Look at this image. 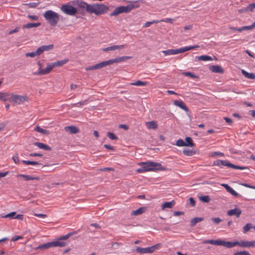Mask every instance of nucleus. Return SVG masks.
Listing matches in <instances>:
<instances>
[{
  "mask_svg": "<svg viewBox=\"0 0 255 255\" xmlns=\"http://www.w3.org/2000/svg\"><path fill=\"white\" fill-rule=\"evenodd\" d=\"M68 61V59H65L62 60L58 61L54 63H48L47 67L44 68H42V64L40 62L37 63L38 66V70L36 72H33L32 74L34 75H44L49 73L53 68L55 67L61 66Z\"/></svg>",
  "mask_w": 255,
  "mask_h": 255,
  "instance_id": "1",
  "label": "nucleus"
},
{
  "mask_svg": "<svg viewBox=\"0 0 255 255\" xmlns=\"http://www.w3.org/2000/svg\"><path fill=\"white\" fill-rule=\"evenodd\" d=\"M138 165L141 166V167L137 169L136 171L138 173L165 170V168L162 167L160 163L153 161L142 162L138 163Z\"/></svg>",
  "mask_w": 255,
  "mask_h": 255,
  "instance_id": "2",
  "label": "nucleus"
},
{
  "mask_svg": "<svg viewBox=\"0 0 255 255\" xmlns=\"http://www.w3.org/2000/svg\"><path fill=\"white\" fill-rule=\"evenodd\" d=\"M139 6L140 5L138 3L137 1H129V4L127 6H120L116 8L113 12L110 14V15L111 16H117L122 13H128L132 9L138 8Z\"/></svg>",
  "mask_w": 255,
  "mask_h": 255,
  "instance_id": "3",
  "label": "nucleus"
},
{
  "mask_svg": "<svg viewBox=\"0 0 255 255\" xmlns=\"http://www.w3.org/2000/svg\"><path fill=\"white\" fill-rule=\"evenodd\" d=\"M43 16L52 26H56L60 19L59 14L52 10L46 11L43 13Z\"/></svg>",
  "mask_w": 255,
  "mask_h": 255,
  "instance_id": "4",
  "label": "nucleus"
},
{
  "mask_svg": "<svg viewBox=\"0 0 255 255\" xmlns=\"http://www.w3.org/2000/svg\"><path fill=\"white\" fill-rule=\"evenodd\" d=\"M109 10V7L102 3L90 4L89 13H94L96 15L103 14Z\"/></svg>",
  "mask_w": 255,
  "mask_h": 255,
  "instance_id": "5",
  "label": "nucleus"
},
{
  "mask_svg": "<svg viewBox=\"0 0 255 255\" xmlns=\"http://www.w3.org/2000/svg\"><path fill=\"white\" fill-rule=\"evenodd\" d=\"M199 47L198 45H193V46H185L181 47L179 49H167L166 50H163L162 51V53L164 54L165 55H175L181 53H183L186 51L193 50L196 48Z\"/></svg>",
  "mask_w": 255,
  "mask_h": 255,
  "instance_id": "6",
  "label": "nucleus"
},
{
  "mask_svg": "<svg viewBox=\"0 0 255 255\" xmlns=\"http://www.w3.org/2000/svg\"><path fill=\"white\" fill-rule=\"evenodd\" d=\"M71 2L77 6V9L78 10L79 13L84 14L86 12L89 13L90 4L83 1L81 0H77L71 1Z\"/></svg>",
  "mask_w": 255,
  "mask_h": 255,
  "instance_id": "7",
  "label": "nucleus"
},
{
  "mask_svg": "<svg viewBox=\"0 0 255 255\" xmlns=\"http://www.w3.org/2000/svg\"><path fill=\"white\" fill-rule=\"evenodd\" d=\"M72 2L70 1L66 4H63L61 7V10L65 14L73 16L75 15L76 13H78V10L77 8L72 6Z\"/></svg>",
  "mask_w": 255,
  "mask_h": 255,
  "instance_id": "8",
  "label": "nucleus"
},
{
  "mask_svg": "<svg viewBox=\"0 0 255 255\" xmlns=\"http://www.w3.org/2000/svg\"><path fill=\"white\" fill-rule=\"evenodd\" d=\"M76 233V232H75L69 233L66 235L59 237L56 241L51 242L52 247H63L65 246L67 243L66 242L64 241V240H67L71 236L74 235Z\"/></svg>",
  "mask_w": 255,
  "mask_h": 255,
  "instance_id": "9",
  "label": "nucleus"
},
{
  "mask_svg": "<svg viewBox=\"0 0 255 255\" xmlns=\"http://www.w3.org/2000/svg\"><path fill=\"white\" fill-rule=\"evenodd\" d=\"M161 247V244H157L151 247L145 248L136 247L135 249V251L140 254L152 253L154 252V251L159 249Z\"/></svg>",
  "mask_w": 255,
  "mask_h": 255,
  "instance_id": "10",
  "label": "nucleus"
},
{
  "mask_svg": "<svg viewBox=\"0 0 255 255\" xmlns=\"http://www.w3.org/2000/svg\"><path fill=\"white\" fill-rule=\"evenodd\" d=\"M223 166H227L229 168H231L235 169L243 170L247 168L246 167L241 166L238 165H234L228 160H221L220 162V167L222 168Z\"/></svg>",
  "mask_w": 255,
  "mask_h": 255,
  "instance_id": "11",
  "label": "nucleus"
},
{
  "mask_svg": "<svg viewBox=\"0 0 255 255\" xmlns=\"http://www.w3.org/2000/svg\"><path fill=\"white\" fill-rule=\"evenodd\" d=\"M237 246L240 247L245 248H255V241H245L241 240L240 241H237Z\"/></svg>",
  "mask_w": 255,
  "mask_h": 255,
  "instance_id": "12",
  "label": "nucleus"
},
{
  "mask_svg": "<svg viewBox=\"0 0 255 255\" xmlns=\"http://www.w3.org/2000/svg\"><path fill=\"white\" fill-rule=\"evenodd\" d=\"M109 65L108 60L97 63L93 66H91L85 68L86 71L93 70L101 69L103 67Z\"/></svg>",
  "mask_w": 255,
  "mask_h": 255,
  "instance_id": "13",
  "label": "nucleus"
},
{
  "mask_svg": "<svg viewBox=\"0 0 255 255\" xmlns=\"http://www.w3.org/2000/svg\"><path fill=\"white\" fill-rule=\"evenodd\" d=\"M26 100V97L18 95H13V94H12L11 102L14 103V104H21Z\"/></svg>",
  "mask_w": 255,
  "mask_h": 255,
  "instance_id": "14",
  "label": "nucleus"
},
{
  "mask_svg": "<svg viewBox=\"0 0 255 255\" xmlns=\"http://www.w3.org/2000/svg\"><path fill=\"white\" fill-rule=\"evenodd\" d=\"M2 217L5 218L17 219L20 220H22L23 215L21 214L16 215L15 212H12Z\"/></svg>",
  "mask_w": 255,
  "mask_h": 255,
  "instance_id": "15",
  "label": "nucleus"
},
{
  "mask_svg": "<svg viewBox=\"0 0 255 255\" xmlns=\"http://www.w3.org/2000/svg\"><path fill=\"white\" fill-rule=\"evenodd\" d=\"M12 93L0 92V100L4 102H11Z\"/></svg>",
  "mask_w": 255,
  "mask_h": 255,
  "instance_id": "16",
  "label": "nucleus"
},
{
  "mask_svg": "<svg viewBox=\"0 0 255 255\" xmlns=\"http://www.w3.org/2000/svg\"><path fill=\"white\" fill-rule=\"evenodd\" d=\"M222 186L224 187L226 190L232 195L235 197H241V195L236 192L232 187H231L227 184L223 183L221 185Z\"/></svg>",
  "mask_w": 255,
  "mask_h": 255,
  "instance_id": "17",
  "label": "nucleus"
},
{
  "mask_svg": "<svg viewBox=\"0 0 255 255\" xmlns=\"http://www.w3.org/2000/svg\"><path fill=\"white\" fill-rule=\"evenodd\" d=\"M174 105L179 107L186 112L189 111L188 108L187 107L185 103L181 100H175L173 102Z\"/></svg>",
  "mask_w": 255,
  "mask_h": 255,
  "instance_id": "18",
  "label": "nucleus"
},
{
  "mask_svg": "<svg viewBox=\"0 0 255 255\" xmlns=\"http://www.w3.org/2000/svg\"><path fill=\"white\" fill-rule=\"evenodd\" d=\"M125 47H126V45H125V44L120 45H114L109 46V47H107L106 48L103 49V51L104 52H107V51H111V50H116L117 49L124 48Z\"/></svg>",
  "mask_w": 255,
  "mask_h": 255,
  "instance_id": "19",
  "label": "nucleus"
},
{
  "mask_svg": "<svg viewBox=\"0 0 255 255\" xmlns=\"http://www.w3.org/2000/svg\"><path fill=\"white\" fill-rule=\"evenodd\" d=\"M220 246H223L228 248H232L237 246V241L231 242L221 240Z\"/></svg>",
  "mask_w": 255,
  "mask_h": 255,
  "instance_id": "20",
  "label": "nucleus"
},
{
  "mask_svg": "<svg viewBox=\"0 0 255 255\" xmlns=\"http://www.w3.org/2000/svg\"><path fill=\"white\" fill-rule=\"evenodd\" d=\"M53 47L54 46L53 44H49L48 45H42L37 49L40 55L44 51H47L52 49L53 48Z\"/></svg>",
  "mask_w": 255,
  "mask_h": 255,
  "instance_id": "21",
  "label": "nucleus"
},
{
  "mask_svg": "<svg viewBox=\"0 0 255 255\" xmlns=\"http://www.w3.org/2000/svg\"><path fill=\"white\" fill-rule=\"evenodd\" d=\"M241 214V211L239 208H234L233 209L230 210L228 211L227 214L229 216H236L238 217Z\"/></svg>",
  "mask_w": 255,
  "mask_h": 255,
  "instance_id": "22",
  "label": "nucleus"
},
{
  "mask_svg": "<svg viewBox=\"0 0 255 255\" xmlns=\"http://www.w3.org/2000/svg\"><path fill=\"white\" fill-rule=\"evenodd\" d=\"M64 129L66 131L72 134L76 133L79 131L77 127L73 126L65 127Z\"/></svg>",
  "mask_w": 255,
  "mask_h": 255,
  "instance_id": "23",
  "label": "nucleus"
},
{
  "mask_svg": "<svg viewBox=\"0 0 255 255\" xmlns=\"http://www.w3.org/2000/svg\"><path fill=\"white\" fill-rule=\"evenodd\" d=\"M33 144L35 146H37L39 148L43 149L45 150L49 151L51 150V149L50 146L42 142H35L33 143Z\"/></svg>",
  "mask_w": 255,
  "mask_h": 255,
  "instance_id": "24",
  "label": "nucleus"
},
{
  "mask_svg": "<svg viewBox=\"0 0 255 255\" xmlns=\"http://www.w3.org/2000/svg\"><path fill=\"white\" fill-rule=\"evenodd\" d=\"M210 70L215 73H223L224 72L223 69L219 65H213L210 67Z\"/></svg>",
  "mask_w": 255,
  "mask_h": 255,
  "instance_id": "25",
  "label": "nucleus"
},
{
  "mask_svg": "<svg viewBox=\"0 0 255 255\" xmlns=\"http://www.w3.org/2000/svg\"><path fill=\"white\" fill-rule=\"evenodd\" d=\"M175 204V202L174 200H172L170 202H164L162 204L161 206V208L162 210H164L166 208H172Z\"/></svg>",
  "mask_w": 255,
  "mask_h": 255,
  "instance_id": "26",
  "label": "nucleus"
},
{
  "mask_svg": "<svg viewBox=\"0 0 255 255\" xmlns=\"http://www.w3.org/2000/svg\"><path fill=\"white\" fill-rule=\"evenodd\" d=\"M18 177H20L23 178V179L25 181H28L31 180H38L39 178L36 176H31L25 174H19L18 175Z\"/></svg>",
  "mask_w": 255,
  "mask_h": 255,
  "instance_id": "27",
  "label": "nucleus"
},
{
  "mask_svg": "<svg viewBox=\"0 0 255 255\" xmlns=\"http://www.w3.org/2000/svg\"><path fill=\"white\" fill-rule=\"evenodd\" d=\"M242 74L247 78L249 79H255V74L253 73H249L245 70H242Z\"/></svg>",
  "mask_w": 255,
  "mask_h": 255,
  "instance_id": "28",
  "label": "nucleus"
},
{
  "mask_svg": "<svg viewBox=\"0 0 255 255\" xmlns=\"http://www.w3.org/2000/svg\"><path fill=\"white\" fill-rule=\"evenodd\" d=\"M41 25V23H28L23 25V28L29 29L33 27H37Z\"/></svg>",
  "mask_w": 255,
  "mask_h": 255,
  "instance_id": "29",
  "label": "nucleus"
},
{
  "mask_svg": "<svg viewBox=\"0 0 255 255\" xmlns=\"http://www.w3.org/2000/svg\"><path fill=\"white\" fill-rule=\"evenodd\" d=\"M52 247V243L49 242L46 244L40 245L36 248V250L46 249Z\"/></svg>",
  "mask_w": 255,
  "mask_h": 255,
  "instance_id": "30",
  "label": "nucleus"
},
{
  "mask_svg": "<svg viewBox=\"0 0 255 255\" xmlns=\"http://www.w3.org/2000/svg\"><path fill=\"white\" fill-rule=\"evenodd\" d=\"M145 211V208L143 207H140L135 210L132 211L131 212V215L136 216L139 215L143 213Z\"/></svg>",
  "mask_w": 255,
  "mask_h": 255,
  "instance_id": "31",
  "label": "nucleus"
},
{
  "mask_svg": "<svg viewBox=\"0 0 255 255\" xmlns=\"http://www.w3.org/2000/svg\"><path fill=\"white\" fill-rule=\"evenodd\" d=\"M146 126L149 129H156L157 128V125L154 121L147 122Z\"/></svg>",
  "mask_w": 255,
  "mask_h": 255,
  "instance_id": "32",
  "label": "nucleus"
},
{
  "mask_svg": "<svg viewBox=\"0 0 255 255\" xmlns=\"http://www.w3.org/2000/svg\"><path fill=\"white\" fill-rule=\"evenodd\" d=\"M131 58V57H130V56H124L116 57L115 58V59L116 60L117 63H120V62H121L123 61H125L126 60H127L128 59H129Z\"/></svg>",
  "mask_w": 255,
  "mask_h": 255,
  "instance_id": "33",
  "label": "nucleus"
},
{
  "mask_svg": "<svg viewBox=\"0 0 255 255\" xmlns=\"http://www.w3.org/2000/svg\"><path fill=\"white\" fill-rule=\"evenodd\" d=\"M196 58H197L198 60H202L205 61L212 60V58L211 56L208 55H201L200 56H197Z\"/></svg>",
  "mask_w": 255,
  "mask_h": 255,
  "instance_id": "34",
  "label": "nucleus"
},
{
  "mask_svg": "<svg viewBox=\"0 0 255 255\" xmlns=\"http://www.w3.org/2000/svg\"><path fill=\"white\" fill-rule=\"evenodd\" d=\"M147 84L146 82H143L140 80H137L135 82L130 83V85L136 86H144L146 85Z\"/></svg>",
  "mask_w": 255,
  "mask_h": 255,
  "instance_id": "35",
  "label": "nucleus"
},
{
  "mask_svg": "<svg viewBox=\"0 0 255 255\" xmlns=\"http://www.w3.org/2000/svg\"><path fill=\"white\" fill-rule=\"evenodd\" d=\"M40 55L38 49L35 51L26 53L25 56L26 57H34L36 56Z\"/></svg>",
  "mask_w": 255,
  "mask_h": 255,
  "instance_id": "36",
  "label": "nucleus"
},
{
  "mask_svg": "<svg viewBox=\"0 0 255 255\" xmlns=\"http://www.w3.org/2000/svg\"><path fill=\"white\" fill-rule=\"evenodd\" d=\"M34 130L37 132H39L44 134H48L49 133V131L48 130L44 129L41 128L39 126L36 127L35 128Z\"/></svg>",
  "mask_w": 255,
  "mask_h": 255,
  "instance_id": "37",
  "label": "nucleus"
},
{
  "mask_svg": "<svg viewBox=\"0 0 255 255\" xmlns=\"http://www.w3.org/2000/svg\"><path fill=\"white\" fill-rule=\"evenodd\" d=\"M185 146H193L194 143H193L192 139L190 137H186L185 138Z\"/></svg>",
  "mask_w": 255,
  "mask_h": 255,
  "instance_id": "38",
  "label": "nucleus"
},
{
  "mask_svg": "<svg viewBox=\"0 0 255 255\" xmlns=\"http://www.w3.org/2000/svg\"><path fill=\"white\" fill-rule=\"evenodd\" d=\"M22 162L26 165H38L40 164L37 161H30V160H22Z\"/></svg>",
  "mask_w": 255,
  "mask_h": 255,
  "instance_id": "39",
  "label": "nucleus"
},
{
  "mask_svg": "<svg viewBox=\"0 0 255 255\" xmlns=\"http://www.w3.org/2000/svg\"><path fill=\"white\" fill-rule=\"evenodd\" d=\"M183 153L186 156H192L195 154V152L191 149H184Z\"/></svg>",
  "mask_w": 255,
  "mask_h": 255,
  "instance_id": "40",
  "label": "nucleus"
},
{
  "mask_svg": "<svg viewBox=\"0 0 255 255\" xmlns=\"http://www.w3.org/2000/svg\"><path fill=\"white\" fill-rule=\"evenodd\" d=\"M159 22H160V21L158 20H153L151 21H147L146 22H145L144 23L143 27H148L150 26V25L151 24L158 23Z\"/></svg>",
  "mask_w": 255,
  "mask_h": 255,
  "instance_id": "41",
  "label": "nucleus"
},
{
  "mask_svg": "<svg viewBox=\"0 0 255 255\" xmlns=\"http://www.w3.org/2000/svg\"><path fill=\"white\" fill-rule=\"evenodd\" d=\"M204 220V218L202 217H196L193 218L191 220L190 223H198L199 222H202Z\"/></svg>",
  "mask_w": 255,
  "mask_h": 255,
  "instance_id": "42",
  "label": "nucleus"
},
{
  "mask_svg": "<svg viewBox=\"0 0 255 255\" xmlns=\"http://www.w3.org/2000/svg\"><path fill=\"white\" fill-rule=\"evenodd\" d=\"M183 75H184L185 76H188L193 79L198 77L197 76L195 75V74L190 72H183Z\"/></svg>",
  "mask_w": 255,
  "mask_h": 255,
  "instance_id": "43",
  "label": "nucleus"
},
{
  "mask_svg": "<svg viewBox=\"0 0 255 255\" xmlns=\"http://www.w3.org/2000/svg\"><path fill=\"white\" fill-rule=\"evenodd\" d=\"M234 255H252L249 252L246 251H240L235 253Z\"/></svg>",
  "mask_w": 255,
  "mask_h": 255,
  "instance_id": "44",
  "label": "nucleus"
},
{
  "mask_svg": "<svg viewBox=\"0 0 255 255\" xmlns=\"http://www.w3.org/2000/svg\"><path fill=\"white\" fill-rule=\"evenodd\" d=\"M209 244L216 245V246H220L221 240H210Z\"/></svg>",
  "mask_w": 255,
  "mask_h": 255,
  "instance_id": "45",
  "label": "nucleus"
},
{
  "mask_svg": "<svg viewBox=\"0 0 255 255\" xmlns=\"http://www.w3.org/2000/svg\"><path fill=\"white\" fill-rule=\"evenodd\" d=\"M176 145L178 146H185V142L182 139H179L177 140Z\"/></svg>",
  "mask_w": 255,
  "mask_h": 255,
  "instance_id": "46",
  "label": "nucleus"
},
{
  "mask_svg": "<svg viewBox=\"0 0 255 255\" xmlns=\"http://www.w3.org/2000/svg\"><path fill=\"white\" fill-rule=\"evenodd\" d=\"M255 8V3L250 4L247 7L245 8V10L252 11Z\"/></svg>",
  "mask_w": 255,
  "mask_h": 255,
  "instance_id": "47",
  "label": "nucleus"
},
{
  "mask_svg": "<svg viewBox=\"0 0 255 255\" xmlns=\"http://www.w3.org/2000/svg\"><path fill=\"white\" fill-rule=\"evenodd\" d=\"M200 200L204 202L208 203L210 199L208 196H204L200 197Z\"/></svg>",
  "mask_w": 255,
  "mask_h": 255,
  "instance_id": "48",
  "label": "nucleus"
},
{
  "mask_svg": "<svg viewBox=\"0 0 255 255\" xmlns=\"http://www.w3.org/2000/svg\"><path fill=\"white\" fill-rule=\"evenodd\" d=\"M107 136L112 140H116L118 139V137L117 136H116L113 133L108 132L107 133Z\"/></svg>",
  "mask_w": 255,
  "mask_h": 255,
  "instance_id": "49",
  "label": "nucleus"
},
{
  "mask_svg": "<svg viewBox=\"0 0 255 255\" xmlns=\"http://www.w3.org/2000/svg\"><path fill=\"white\" fill-rule=\"evenodd\" d=\"M252 228V224H246L244 227V233H246Z\"/></svg>",
  "mask_w": 255,
  "mask_h": 255,
  "instance_id": "50",
  "label": "nucleus"
},
{
  "mask_svg": "<svg viewBox=\"0 0 255 255\" xmlns=\"http://www.w3.org/2000/svg\"><path fill=\"white\" fill-rule=\"evenodd\" d=\"M224 155V153L221 152L216 151L213 152L211 156H223Z\"/></svg>",
  "mask_w": 255,
  "mask_h": 255,
  "instance_id": "51",
  "label": "nucleus"
},
{
  "mask_svg": "<svg viewBox=\"0 0 255 255\" xmlns=\"http://www.w3.org/2000/svg\"><path fill=\"white\" fill-rule=\"evenodd\" d=\"M23 238V237L22 236H16L11 239V241L16 242V241H18V240L22 239Z\"/></svg>",
  "mask_w": 255,
  "mask_h": 255,
  "instance_id": "52",
  "label": "nucleus"
},
{
  "mask_svg": "<svg viewBox=\"0 0 255 255\" xmlns=\"http://www.w3.org/2000/svg\"><path fill=\"white\" fill-rule=\"evenodd\" d=\"M12 159L15 163L17 164L19 162L18 156L17 154H15L12 156Z\"/></svg>",
  "mask_w": 255,
  "mask_h": 255,
  "instance_id": "53",
  "label": "nucleus"
},
{
  "mask_svg": "<svg viewBox=\"0 0 255 255\" xmlns=\"http://www.w3.org/2000/svg\"><path fill=\"white\" fill-rule=\"evenodd\" d=\"M27 16L32 20H37L38 19V17L35 15H28Z\"/></svg>",
  "mask_w": 255,
  "mask_h": 255,
  "instance_id": "54",
  "label": "nucleus"
},
{
  "mask_svg": "<svg viewBox=\"0 0 255 255\" xmlns=\"http://www.w3.org/2000/svg\"><path fill=\"white\" fill-rule=\"evenodd\" d=\"M100 171H114V169L112 167H105L104 168H101L100 169Z\"/></svg>",
  "mask_w": 255,
  "mask_h": 255,
  "instance_id": "55",
  "label": "nucleus"
},
{
  "mask_svg": "<svg viewBox=\"0 0 255 255\" xmlns=\"http://www.w3.org/2000/svg\"><path fill=\"white\" fill-rule=\"evenodd\" d=\"M211 221L215 223H219L221 222L222 220L219 218H213L211 219Z\"/></svg>",
  "mask_w": 255,
  "mask_h": 255,
  "instance_id": "56",
  "label": "nucleus"
},
{
  "mask_svg": "<svg viewBox=\"0 0 255 255\" xmlns=\"http://www.w3.org/2000/svg\"><path fill=\"white\" fill-rule=\"evenodd\" d=\"M160 21L168 22V23H172V19H171V18H164V19L161 20L160 21Z\"/></svg>",
  "mask_w": 255,
  "mask_h": 255,
  "instance_id": "57",
  "label": "nucleus"
},
{
  "mask_svg": "<svg viewBox=\"0 0 255 255\" xmlns=\"http://www.w3.org/2000/svg\"><path fill=\"white\" fill-rule=\"evenodd\" d=\"M242 185L246 187H248V188H251V189H255V186H251L248 184H247V183H242L241 184Z\"/></svg>",
  "mask_w": 255,
  "mask_h": 255,
  "instance_id": "58",
  "label": "nucleus"
},
{
  "mask_svg": "<svg viewBox=\"0 0 255 255\" xmlns=\"http://www.w3.org/2000/svg\"><path fill=\"white\" fill-rule=\"evenodd\" d=\"M251 29H252V25L244 26L242 27V31H243V30H251Z\"/></svg>",
  "mask_w": 255,
  "mask_h": 255,
  "instance_id": "59",
  "label": "nucleus"
},
{
  "mask_svg": "<svg viewBox=\"0 0 255 255\" xmlns=\"http://www.w3.org/2000/svg\"><path fill=\"white\" fill-rule=\"evenodd\" d=\"M19 29H20L19 27H16V28H14L13 30H12L9 31L8 33L9 34H11L15 32H17L19 30Z\"/></svg>",
  "mask_w": 255,
  "mask_h": 255,
  "instance_id": "60",
  "label": "nucleus"
},
{
  "mask_svg": "<svg viewBox=\"0 0 255 255\" xmlns=\"http://www.w3.org/2000/svg\"><path fill=\"white\" fill-rule=\"evenodd\" d=\"M104 146L105 148H107V149H110V150H114V147H113V146H111V145H108V144H105V145H104Z\"/></svg>",
  "mask_w": 255,
  "mask_h": 255,
  "instance_id": "61",
  "label": "nucleus"
},
{
  "mask_svg": "<svg viewBox=\"0 0 255 255\" xmlns=\"http://www.w3.org/2000/svg\"><path fill=\"white\" fill-rule=\"evenodd\" d=\"M183 214H184V212H180V211H176V212H174V213H173V215L175 216H179V215H182Z\"/></svg>",
  "mask_w": 255,
  "mask_h": 255,
  "instance_id": "62",
  "label": "nucleus"
},
{
  "mask_svg": "<svg viewBox=\"0 0 255 255\" xmlns=\"http://www.w3.org/2000/svg\"><path fill=\"white\" fill-rule=\"evenodd\" d=\"M189 203L192 206H194L195 204V202L194 199L192 197L189 198Z\"/></svg>",
  "mask_w": 255,
  "mask_h": 255,
  "instance_id": "63",
  "label": "nucleus"
},
{
  "mask_svg": "<svg viewBox=\"0 0 255 255\" xmlns=\"http://www.w3.org/2000/svg\"><path fill=\"white\" fill-rule=\"evenodd\" d=\"M224 119L225 120L226 123L229 124H231L232 123V120L228 117H225L224 118Z\"/></svg>",
  "mask_w": 255,
  "mask_h": 255,
  "instance_id": "64",
  "label": "nucleus"
}]
</instances>
